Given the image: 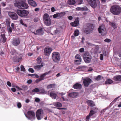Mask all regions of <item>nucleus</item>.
I'll use <instances>...</instances> for the list:
<instances>
[{
    "instance_id": "63",
    "label": "nucleus",
    "mask_w": 121,
    "mask_h": 121,
    "mask_svg": "<svg viewBox=\"0 0 121 121\" xmlns=\"http://www.w3.org/2000/svg\"><path fill=\"white\" fill-rule=\"evenodd\" d=\"M79 51L80 52H82L84 51V49L83 48H81L80 49Z\"/></svg>"
},
{
    "instance_id": "31",
    "label": "nucleus",
    "mask_w": 121,
    "mask_h": 121,
    "mask_svg": "<svg viewBox=\"0 0 121 121\" xmlns=\"http://www.w3.org/2000/svg\"><path fill=\"white\" fill-rule=\"evenodd\" d=\"M113 81L110 79H108L105 82V84H110L113 83Z\"/></svg>"
},
{
    "instance_id": "22",
    "label": "nucleus",
    "mask_w": 121,
    "mask_h": 121,
    "mask_svg": "<svg viewBox=\"0 0 121 121\" xmlns=\"http://www.w3.org/2000/svg\"><path fill=\"white\" fill-rule=\"evenodd\" d=\"M44 33V32L42 29H39L36 30V34L37 35H43Z\"/></svg>"
},
{
    "instance_id": "46",
    "label": "nucleus",
    "mask_w": 121,
    "mask_h": 121,
    "mask_svg": "<svg viewBox=\"0 0 121 121\" xmlns=\"http://www.w3.org/2000/svg\"><path fill=\"white\" fill-rule=\"evenodd\" d=\"M88 10V8L86 6L82 7V11H86Z\"/></svg>"
},
{
    "instance_id": "35",
    "label": "nucleus",
    "mask_w": 121,
    "mask_h": 121,
    "mask_svg": "<svg viewBox=\"0 0 121 121\" xmlns=\"http://www.w3.org/2000/svg\"><path fill=\"white\" fill-rule=\"evenodd\" d=\"M75 64L77 65H80L81 61V60H75Z\"/></svg>"
},
{
    "instance_id": "61",
    "label": "nucleus",
    "mask_w": 121,
    "mask_h": 121,
    "mask_svg": "<svg viewBox=\"0 0 121 121\" xmlns=\"http://www.w3.org/2000/svg\"><path fill=\"white\" fill-rule=\"evenodd\" d=\"M84 67V66H80L79 67H78L76 69H82Z\"/></svg>"
},
{
    "instance_id": "7",
    "label": "nucleus",
    "mask_w": 121,
    "mask_h": 121,
    "mask_svg": "<svg viewBox=\"0 0 121 121\" xmlns=\"http://www.w3.org/2000/svg\"><path fill=\"white\" fill-rule=\"evenodd\" d=\"M43 111L42 109H39L37 111L36 116L38 120H40L43 117Z\"/></svg>"
},
{
    "instance_id": "41",
    "label": "nucleus",
    "mask_w": 121,
    "mask_h": 121,
    "mask_svg": "<svg viewBox=\"0 0 121 121\" xmlns=\"http://www.w3.org/2000/svg\"><path fill=\"white\" fill-rule=\"evenodd\" d=\"M98 109V108H92V109L91 110L92 111H93V112H94L95 113H96Z\"/></svg>"
},
{
    "instance_id": "48",
    "label": "nucleus",
    "mask_w": 121,
    "mask_h": 121,
    "mask_svg": "<svg viewBox=\"0 0 121 121\" xmlns=\"http://www.w3.org/2000/svg\"><path fill=\"white\" fill-rule=\"evenodd\" d=\"M38 62L40 63L41 62V59L40 57H38L37 59Z\"/></svg>"
},
{
    "instance_id": "56",
    "label": "nucleus",
    "mask_w": 121,
    "mask_h": 121,
    "mask_svg": "<svg viewBox=\"0 0 121 121\" xmlns=\"http://www.w3.org/2000/svg\"><path fill=\"white\" fill-rule=\"evenodd\" d=\"M78 4H80L82 3V0H78Z\"/></svg>"
},
{
    "instance_id": "3",
    "label": "nucleus",
    "mask_w": 121,
    "mask_h": 121,
    "mask_svg": "<svg viewBox=\"0 0 121 121\" xmlns=\"http://www.w3.org/2000/svg\"><path fill=\"white\" fill-rule=\"evenodd\" d=\"M16 12L19 16L24 18H27L29 13L28 11L24 10L17 9L16 11Z\"/></svg>"
},
{
    "instance_id": "60",
    "label": "nucleus",
    "mask_w": 121,
    "mask_h": 121,
    "mask_svg": "<svg viewBox=\"0 0 121 121\" xmlns=\"http://www.w3.org/2000/svg\"><path fill=\"white\" fill-rule=\"evenodd\" d=\"M10 33H11L13 30V28L11 27H10L8 29Z\"/></svg>"
},
{
    "instance_id": "45",
    "label": "nucleus",
    "mask_w": 121,
    "mask_h": 121,
    "mask_svg": "<svg viewBox=\"0 0 121 121\" xmlns=\"http://www.w3.org/2000/svg\"><path fill=\"white\" fill-rule=\"evenodd\" d=\"M17 106L18 108H20L22 107V104L20 102H18L17 104Z\"/></svg>"
},
{
    "instance_id": "21",
    "label": "nucleus",
    "mask_w": 121,
    "mask_h": 121,
    "mask_svg": "<svg viewBox=\"0 0 121 121\" xmlns=\"http://www.w3.org/2000/svg\"><path fill=\"white\" fill-rule=\"evenodd\" d=\"M73 87L75 89H80L82 87V85L79 83L75 84L73 86Z\"/></svg>"
},
{
    "instance_id": "52",
    "label": "nucleus",
    "mask_w": 121,
    "mask_h": 121,
    "mask_svg": "<svg viewBox=\"0 0 121 121\" xmlns=\"http://www.w3.org/2000/svg\"><path fill=\"white\" fill-rule=\"evenodd\" d=\"M111 41V40L110 39H106L104 40L105 41L108 43L110 42Z\"/></svg>"
},
{
    "instance_id": "30",
    "label": "nucleus",
    "mask_w": 121,
    "mask_h": 121,
    "mask_svg": "<svg viewBox=\"0 0 121 121\" xmlns=\"http://www.w3.org/2000/svg\"><path fill=\"white\" fill-rule=\"evenodd\" d=\"M42 94H46L47 92L43 88L40 89H39V92Z\"/></svg>"
},
{
    "instance_id": "14",
    "label": "nucleus",
    "mask_w": 121,
    "mask_h": 121,
    "mask_svg": "<svg viewBox=\"0 0 121 121\" xmlns=\"http://www.w3.org/2000/svg\"><path fill=\"white\" fill-rule=\"evenodd\" d=\"M79 24V21L78 18H77V19H75V21L71 23V25L73 26H78Z\"/></svg>"
},
{
    "instance_id": "24",
    "label": "nucleus",
    "mask_w": 121,
    "mask_h": 121,
    "mask_svg": "<svg viewBox=\"0 0 121 121\" xmlns=\"http://www.w3.org/2000/svg\"><path fill=\"white\" fill-rule=\"evenodd\" d=\"M54 105L57 107L59 109H60V103L58 102H56L53 103Z\"/></svg>"
},
{
    "instance_id": "39",
    "label": "nucleus",
    "mask_w": 121,
    "mask_h": 121,
    "mask_svg": "<svg viewBox=\"0 0 121 121\" xmlns=\"http://www.w3.org/2000/svg\"><path fill=\"white\" fill-rule=\"evenodd\" d=\"M60 13H59L55 14L53 15V17L54 18H57L60 16Z\"/></svg>"
},
{
    "instance_id": "23",
    "label": "nucleus",
    "mask_w": 121,
    "mask_h": 121,
    "mask_svg": "<svg viewBox=\"0 0 121 121\" xmlns=\"http://www.w3.org/2000/svg\"><path fill=\"white\" fill-rule=\"evenodd\" d=\"M88 105L90 106L93 107L95 106L94 102L91 100H88L86 102Z\"/></svg>"
},
{
    "instance_id": "17",
    "label": "nucleus",
    "mask_w": 121,
    "mask_h": 121,
    "mask_svg": "<svg viewBox=\"0 0 121 121\" xmlns=\"http://www.w3.org/2000/svg\"><path fill=\"white\" fill-rule=\"evenodd\" d=\"M20 43V41L19 39H15L13 40V44L14 46H17L19 45Z\"/></svg>"
},
{
    "instance_id": "36",
    "label": "nucleus",
    "mask_w": 121,
    "mask_h": 121,
    "mask_svg": "<svg viewBox=\"0 0 121 121\" xmlns=\"http://www.w3.org/2000/svg\"><path fill=\"white\" fill-rule=\"evenodd\" d=\"M33 92H39V89L38 88H36L32 91Z\"/></svg>"
},
{
    "instance_id": "28",
    "label": "nucleus",
    "mask_w": 121,
    "mask_h": 121,
    "mask_svg": "<svg viewBox=\"0 0 121 121\" xmlns=\"http://www.w3.org/2000/svg\"><path fill=\"white\" fill-rule=\"evenodd\" d=\"M109 24L114 29H115L117 28V27L116 26V24L115 23L110 22H109Z\"/></svg>"
},
{
    "instance_id": "64",
    "label": "nucleus",
    "mask_w": 121,
    "mask_h": 121,
    "mask_svg": "<svg viewBox=\"0 0 121 121\" xmlns=\"http://www.w3.org/2000/svg\"><path fill=\"white\" fill-rule=\"evenodd\" d=\"M103 55L102 54H100V59L101 60H102L103 59Z\"/></svg>"
},
{
    "instance_id": "29",
    "label": "nucleus",
    "mask_w": 121,
    "mask_h": 121,
    "mask_svg": "<svg viewBox=\"0 0 121 121\" xmlns=\"http://www.w3.org/2000/svg\"><path fill=\"white\" fill-rule=\"evenodd\" d=\"M114 78L116 81H121V75H118Z\"/></svg>"
},
{
    "instance_id": "27",
    "label": "nucleus",
    "mask_w": 121,
    "mask_h": 121,
    "mask_svg": "<svg viewBox=\"0 0 121 121\" xmlns=\"http://www.w3.org/2000/svg\"><path fill=\"white\" fill-rule=\"evenodd\" d=\"M68 3L70 5H73L76 3L75 0H68Z\"/></svg>"
},
{
    "instance_id": "37",
    "label": "nucleus",
    "mask_w": 121,
    "mask_h": 121,
    "mask_svg": "<svg viewBox=\"0 0 121 121\" xmlns=\"http://www.w3.org/2000/svg\"><path fill=\"white\" fill-rule=\"evenodd\" d=\"M22 90H27L28 89V86L26 85H23L22 86Z\"/></svg>"
},
{
    "instance_id": "55",
    "label": "nucleus",
    "mask_w": 121,
    "mask_h": 121,
    "mask_svg": "<svg viewBox=\"0 0 121 121\" xmlns=\"http://www.w3.org/2000/svg\"><path fill=\"white\" fill-rule=\"evenodd\" d=\"M66 13L65 12H61V17L64 16L65 14Z\"/></svg>"
},
{
    "instance_id": "44",
    "label": "nucleus",
    "mask_w": 121,
    "mask_h": 121,
    "mask_svg": "<svg viewBox=\"0 0 121 121\" xmlns=\"http://www.w3.org/2000/svg\"><path fill=\"white\" fill-rule=\"evenodd\" d=\"M93 111H92L91 110L90 112V113L89 114L90 115V116H91L93 114L95 113V112H93Z\"/></svg>"
},
{
    "instance_id": "5",
    "label": "nucleus",
    "mask_w": 121,
    "mask_h": 121,
    "mask_svg": "<svg viewBox=\"0 0 121 121\" xmlns=\"http://www.w3.org/2000/svg\"><path fill=\"white\" fill-rule=\"evenodd\" d=\"M43 20L44 24L47 26H49L52 23L51 19L48 14L47 13H45L44 14Z\"/></svg>"
},
{
    "instance_id": "1",
    "label": "nucleus",
    "mask_w": 121,
    "mask_h": 121,
    "mask_svg": "<svg viewBox=\"0 0 121 121\" xmlns=\"http://www.w3.org/2000/svg\"><path fill=\"white\" fill-rule=\"evenodd\" d=\"M26 0H16L14 4V6L20 9H26L28 8L29 6L26 3Z\"/></svg>"
},
{
    "instance_id": "19",
    "label": "nucleus",
    "mask_w": 121,
    "mask_h": 121,
    "mask_svg": "<svg viewBox=\"0 0 121 121\" xmlns=\"http://www.w3.org/2000/svg\"><path fill=\"white\" fill-rule=\"evenodd\" d=\"M50 96L53 99H56L57 95L53 91H51L50 93Z\"/></svg>"
},
{
    "instance_id": "47",
    "label": "nucleus",
    "mask_w": 121,
    "mask_h": 121,
    "mask_svg": "<svg viewBox=\"0 0 121 121\" xmlns=\"http://www.w3.org/2000/svg\"><path fill=\"white\" fill-rule=\"evenodd\" d=\"M28 70L29 72H31V73H33L34 72V69L32 68H29Z\"/></svg>"
},
{
    "instance_id": "58",
    "label": "nucleus",
    "mask_w": 121,
    "mask_h": 121,
    "mask_svg": "<svg viewBox=\"0 0 121 121\" xmlns=\"http://www.w3.org/2000/svg\"><path fill=\"white\" fill-rule=\"evenodd\" d=\"M91 117L90 116V115L89 114L86 117V120L87 121H88V120L90 118V117Z\"/></svg>"
},
{
    "instance_id": "10",
    "label": "nucleus",
    "mask_w": 121,
    "mask_h": 121,
    "mask_svg": "<svg viewBox=\"0 0 121 121\" xmlns=\"http://www.w3.org/2000/svg\"><path fill=\"white\" fill-rule=\"evenodd\" d=\"M52 50V48L48 47H46L44 50L45 55L47 56L49 55Z\"/></svg>"
},
{
    "instance_id": "40",
    "label": "nucleus",
    "mask_w": 121,
    "mask_h": 121,
    "mask_svg": "<svg viewBox=\"0 0 121 121\" xmlns=\"http://www.w3.org/2000/svg\"><path fill=\"white\" fill-rule=\"evenodd\" d=\"M20 23L23 26H24L25 27H27V25L24 23L23 22V20L22 19H21L20 20Z\"/></svg>"
},
{
    "instance_id": "43",
    "label": "nucleus",
    "mask_w": 121,
    "mask_h": 121,
    "mask_svg": "<svg viewBox=\"0 0 121 121\" xmlns=\"http://www.w3.org/2000/svg\"><path fill=\"white\" fill-rule=\"evenodd\" d=\"M89 31V29H86L84 30V32L85 33H86V34H88L90 33V31Z\"/></svg>"
},
{
    "instance_id": "42",
    "label": "nucleus",
    "mask_w": 121,
    "mask_h": 121,
    "mask_svg": "<svg viewBox=\"0 0 121 121\" xmlns=\"http://www.w3.org/2000/svg\"><path fill=\"white\" fill-rule=\"evenodd\" d=\"M21 71L24 72L25 71V69L24 66L21 65Z\"/></svg>"
},
{
    "instance_id": "11",
    "label": "nucleus",
    "mask_w": 121,
    "mask_h": 121,
    "mask_svg": "<svg viewBox=\"0 0 121 121\" xmlns=\"http://www.w3.org/2000/svg\"><path fill=\"white\" fill-rule=\"evenodd\" d=\"M91 81V79L89 78H86L83 79V82L84 86L86 87L88 86Z\"/></svg>"
},
{
    "instance_id": "50",
    "label": "nucleus",
    "mask_w": 121,
    "mask_h": 121,
    "mask_svg": "<svg viewBox=\"0 0 121 121\" xmlns=\"http://www.w3.org/2000/svg\"><path fill=\"white\" fill-rule=\"evenodd\" d=\"M7 85L9 87H11V84L10 82L9 81H8L7 82Z\"/></svg>"
},
{
    "instance_id": "59",
    "label": "nucleus",
    "mask_w": 121,
    "mask_h": 121,
    "mask_svg": "<svg viewBox=\"0 0 121 121\" xmlns=\"http://www.w3.org/2000/svg\"><path fill=\"white\" fill-rule=\"evenodd\" d=\"M82 56H83V59L84 58L87 57H90V56H91V55H89L88 56H86V55H83Z\"/></svg>"
},
{
    "instance_id": "12",
    "label": "nucleus",
    "mask_w": 121,
    "mask_h": 121,
    "mask_svg": "<svg viewBox=\"0 0 121 121\" xmlns=\"http://www.w3.org/2000/svg\"><path fill=\"white\" fill-rule=\"evenodd\" d=\"M87 29H89V31H92L94 29L95 25L91 23H88L87 25Z\"/></svg>"
},
{
    "instance_id": "32",
    "label": "nucleus",
    "mask_w": 121,
    "mask_h": 121,
    "mask_svg": "<svg viewBox=\"0 0 121 121\" xmlns=\"http://www.w3.org/2000/svg\"><path fill=\"white\" fill-rule=\"evenodd\" d=\"M55 84H51L48 85L47 86V88L48 89H50L51 88H55Z\"/></svg>"
},
{
    "instance_id": "26",
    "label": "nucleus",
    "mask_w": 121,
    "mask_h": 121,
    "mask_svg": "<svg viewBox=\"0 0 121 121\" xmlns=\"http://www.w3.org/2000/svg\"><path fill=\"white\" fill-rule=\"evenodd\" d=\"M83 59L85 62L88 63L91 61V56H90V57L84 58Z\"/></svg>"
},
{
    "instance_id": "51",
    "label": "nucleus",
    "mask_w": 121,
    "mask_h": 121,
    "mask_svg": "<svg viewBox=\"0 0 121 121\" xmlns=\"http://www.w3.org/2000/svg\"><path fill=\"white\" fill-rule=\"evenodd\" d=\"M51 11L52 12H54L56 11V9H55V8L53 7H52V8H51Z\"/></svg>"
},
{
    "instance_id": "33",
    "label": "nucleus",
    "mask_w": 121,
    "mask_h": 121,
    "mask_svg": "<svg viewBox=\"0 0 121 121\" xmlns=\"http://www.w3.org/2000/svg\"><path fill=\"white\" fill-rule=\"evenodd\" d=\"M99 47L98 45H96L95 47V49L94 50V53H96L97 52L99 51Z\"/></svg>"
},
{
    "instance_id": "4",
    "label": "nucleus",
    "mask_w": 121,
    "mask_h": 121,
    "mask_svg": "<svg viewBox=\"0 0 121 121\" xmlns=\"http://www.w3.org/2000/svg\"><path fill=\"white\" fill-rule=\"evenodd\" d=\"M93 9L100 6V1L99 0H87Z\"/></svg>"
},
{
    "instance_id": "53",
    "label": "nucleus",
    "mask_w": 121,
    "mask_h": 121,
    "mask_svg": "<svg viewBox=\"0 0 121 121\" xmlns=\"http://www.w3.org/2000/svg\"><path fill=\"white\" fill-rule=\"evenodd\" d=\"M32 82V81L31 79H29L27 80V83L29 84L31 83Z\"/></svg>"
},
{
    "instance_id": "62",
    "label": "nucleus",
    "mask_w": 121,
    "mask_h": 121,
    "mask_svg": "<svg viewBox=\"0 0 121 121\" xmlns=\"http://www.w3.org/2000/svg\"><path fill=\"white\" fill-rule=\"evenodd\" d=\"M76 9L78 10L82 11V7H78L76 8Z\"/></svg>"
},
{
    "instance_id": "54",
    "label": "nucleus",
    "mask_w": 121,
    "mask_h": 121,
    "mask_svg": "<svg viewBox=\"0 0 121 121\" xmlns=\"http://www.w3.org/2000/svg\"><path fill=\"white\" fill-rule=\"evenodd\" d=\"M101 76L100 75L98 76L96 78V79L97 80H100Z\"/></svg>"
},
{
    "instance_id": "20",
    "label": "nucleus",
    "mask_w": 121,
    "mask_h": 121,
    "mask_svg": "<svg viewBox=\"0 0 121 121\" xmlns=\"http://www.w3.org/2000/svg\"><path fill=\"white\" fill-rule=\"evenodd\" d=\"M50 72H47L44 73L42 74L40 77L39 79L41 81L43 80L45 76L47 74H48Z\"/></svg>"
},
{
    "instance_id": "15",
    "label": "nucleus",
    "mask_w": 121,
    "mask_h": 121,
    "mask_svg": "<svg viewBox=\"0 0 121 121\" xmlns=\"http://www.w3.org/2000/svg\"><path fill=\"white\" fill-rule=\"evenodd\" d=\"M28 2L30 5L33 7H35L37 6V4L36 2L33 0H28Z\"/></svg>"
},
{
    "instance_id": "38",
    "label": "nucleus",
    "mask_w": 121,
    "mask_h": 121,
    "mask_svg": "<svg viewBox=\"0 0 121 121\" xmlns=\"http://www.w3.org/2000/svg\"><path fill=\"white\" fill-rule=\"evenodd\" d=\"M79 34V31L78 30H76L75 31L74 33V35L75 36H77Z\"/></svg>"
},
{
    "instance_id": "8",
    "label": "nucleus",
    "mask_w": 121,
    "mask_h": 121,
    "mask_svg": "<svg viewBox=\"0 0 121 121\" xmlns=\"http://www.w3.org/2000/svg\"><path fill=\"white\" fill-rule=\"evenodd\" d=\"M28 117L26 115V117L31 120L35 119V113L34 112L32 111H29L27 112Z\"/></svg>"
},
{
    "instance_id": "16",
    "label": "nucleus",
    "mask_w": 121,
    "mask_h": 121,
    "mask_svg": "<svg viewBox=\"0 0 121 121\" xmlns=\"http://www.w3.org/2000/svg\"><path fill=\"white\" fill-rule=\"evenodd\" d=\"M78 95V93L76 92H72L68 94V96L72 98H76Z\"/></svg>"
},
{
    "instance_id": "57",
    "label": "nucleus",
    "mask_w": 121,
    "mask_h": 121,
    "mask_svg": "<svg viewBox=\"0 0 121 121\" xmlns=\"http://www.w3.org/2000/svg\"><path fill=\"white\" fill-rule=\"evenodd\" d=\"M83 55H86V56L91 55H90L89 54V52H86L84 53Z\"/></svg>"
},
{
    "instance_id": "25",
    "label": "nucleus",
    "mask_w": 121,
    "mask_h": 121,
    "mask_svg": "<svg viewBox=\"0 0 121 121\" xmlns=\"http://www.w3.org/2000/svg\"><path fill=\"white\" fill-rule=\"evenodd\" d=\"M43 66V65L42 64L41 65H37L35 66L34 67V68L36 70H39L41 68V67Z\"/></svg>"
},
{
    "instance_id": "2",
    "label": "nucleus",
    "mask_w": 121,
    "mask_h": 121,
    "mask_svg": "<svg viewBox=\"0 0 121 121\" xmlns=\"http://www.w3.org/2000/svg\"><path fill=\"white\" fill-rule=\"evenodd\" d=\"M111 13L114 15H118L121 12V8L118 5H114L111 6L110 9Z\"/></svg>"
},
{
    "instance_id": "6",
    "label": "nucleus",
    "mask_w": 121,
    "mask_h": 121,
    "mask_svg": "<svg viewBox=\"0 0 121 121\" xmlns=\"http://www.w3.org/2000/svg\"><path fill=\"white\" fill-rule=\"evenodd\" d=\"M52 57L53 61L55 62H58L60 60V55L58 52H53L52 54Z\"/></svg>"
},
{
    "instance_id": "49",
    "label": "nucleus",
    "mask_w": 121,
    "mask_h": 121,
    "mask_svg": "<svg viewBox=\"0 0 121 121\" xmlns=\"http://www.w3.org/2000/svg\"><path fill=\"white\" fill-rule=\"evenodd\" d=\"M35 101L36 102H40V100L39 98H37L35 99Z\"/></svg>"
},
{
    "instance_id": "18",
    "label": "nucleus",
    "mask_w": 121,
    "mask_h": 121,
    "mask_svg": "<svg viewBox=\"0 0 121 121\" xmlns=\"http://www.w3.org/2000/svg\"><path fill=\"white\" fill-rule=\"evenodd\" d=\"M0 36L1 40V41L3 43H5L7 40V38H6L5 35L2 34Z\"/></svg>"
},
{
    "instance_id": "13",
    "label": "nucleus",
    "mask_w": 121,
    "mask_h": 121,
    "mask_svg": "<svg viewBox=\"0 0 121 121\" xmlns=\"http://www.w3.org/2000/svg\"><path fill=\"white\" fill-rule=\"evenodd\" d=\"M98 30L100 33H104L105 30L104 26L101 25L98 28Z\"/></svg>"
},
{
    "instance_id": "9",
    "label": "nucleus",
    "mask_w": 121,
    "mask_h": 121,
    "mask_svg": "<svg viewBox=\"0 0 121 121\" xmlns=\"http://www.w3.org/2000/svg\"><path fill=\"white\" fill-rule=\"evenodd\" d=\"M9 16L13 20H16L18 18V16L17 14L15 13L9 12L8 13Z\"/></svg>"
},
{
    "instance_id": "34",
    "label": "nucleus",
    "mask_w": 121,
    "mask_h": 121,
    "mask_svg": "<svg viewBox=\"0 0 121 121\" xmlns=\"http://www.w3.org/2000/svg\"><path fill=\"white\" fill-rule=\"evenodd\" d=\"M80 56L78 54H77L75 56V60H81V58L80 57Z\"/></svg>"
}]
</instances>
